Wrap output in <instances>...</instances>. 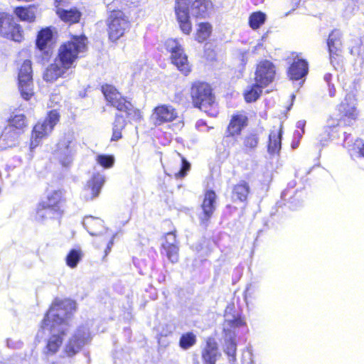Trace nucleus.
<instances>
[{
	"instance_id": "1",
	"label": "nucleus",
	"mask_w": 364,
	"mask_h": 364,
	"mask_svg": "<svg viewBox=\"0 0 364 364\" xmlns=\"http://www.w3.org/2000/svg\"><path fill=\"white\" fill-rule=\"evenodd\" d=\"M76 304L71 299H56L44 319L41 328L50 331L44 353L46 355H55L62 346L63 336L69 328V319L75 311Z\"/></svg>"
},
{
	"instance_id": "2",
	"label": "nucleus",
	"mask_w": 364,
	"mask_h": 364,
	"mask_svg": "<svg viewBox=\"0 0 364 364\" xmlns=\"http://www.w3.org/2000/svg\"><path fill=\"white\" fill-rule=\"evenodd\" d=\"M213 9L210 0H176L175 12L181 31L188 34L192 28L190 14L196 17L205 18Z\"/></svg>"
},
{
	"instance_id": "3",
	"label": "nucleus",
	"mask_w": 364,
	"mask_h": 364,
	"mask_svg": "<svg viewBox=\"0 0 364 364\" xmlns=\"http://www.w3.org/2000/svg\"><path fill=\"white\" fill-rule=\"evenodd\" d=\"M134 4V0H114L112 4L108 5L107 8L111 13L107 19V31L112 41H117L129 28L128 18L121 9H124L126 6Z\"/></svg>"
},
{
	"instance_id": "4",
	"label": "nucleus",
	"mask_w": 364,
	"mask_h": 364,
	"mask_svg": "<svg viewBox=\"0 0 364 364\" xmlns=\"http://www.w3.org/2000/svg\"><path fill=\"white\" fill-rule=\"evenodd\" d=\"M232 309L227 308L224 315L223 323L224 346L223 351L227 355L230 364H237L236 352L237 343L235 341L236 331L245 325L243 319L237 314H232Z\"/></svg>"
},
{
	"instance_id": "5",
	"label": "nucleus",
	"mask_w": 364,
	"mask_h": 364,
	"mask_svg": "<svg viewBox=\"0 0 364 364\" xmlns=\"http://www.w3.org/2000/svg\"><path fill=\"white\" fill-rule=\"evenodd\" d=\"M87 39L85 36H73L71 40L63 44L58 50V62L68 70L74 67V63L80 53L87 50Z\"/></svg>"
},
{
	"instance_id": "6",
	"label": "nucleus",
	"mask_w": 364,
	"mask_h": 364,
	"mask_svg": "<svg viewBox=\"0 0 364 364\" xmlns=\"http://www.w3.org/2000/svg\"><path fill=\"white\" fill-rule=\"evenodd\" d=\"M77 150V142L74 134L68 132L59 139L53 154L62 166L68 168L73 162Z\"/></svg>"
},
{
	"instance_id": "7",
	"label": "nucleus",
	"mask_w": 364,
	"mask_h": 364,
	"mask_svg": "<svg viewBox=\"0 0 364 364\" xmlns=\"http://www.w3.org/2000/svg\"><path fill=\"white\" fill-rule=\"evenodd\" d=\"M102 92L107 102L119 111L124 112L129 120L138 121L141 119L140 111L134 108L129 101L122 97L113 86L107 85L103 86Z\"/></svg>"
},
{
	"instance_id": "8",
	"label": "nucleus",
	"mask_w": 364,
	"mask_h": 364,
	"mask_svg": "<svg viewBox=\"0 0 364 364\" xmlns=\"http://www.w3.org/2000/svg\"><path fill=\"white\" fill-rule=\"evenodd\" d=\"M90 341L91 336L89 328L87 326H79L65 343L63 352L66 356L72 358Z\"/></svg>"
},
{
	"instance_id": "9",
	"label": "nucleus",
	"mask_w": 364,
	"mask_h": 364,
	"mask_svg": "<svg viewBox=\"0 0 364 364\" xmlns=\"http://www.w3.org/2000/svg\"><path fill=\"white\" fill-rule=\"evenodd\" d=\"M60 114L56 109H53L43 122L37 123L33 127L31 139V148L36 147L41 140L51 133L54 127L59 122Z\"/></svg>"
},
{
	"instance_id": "10",
	"label": "nucleus",
	"mask_w": 364,
	"mask_h": 364,
	"mask_svg": "<svg viewBox=\"0 0 364 364\" xmlns=\"http://www.w3.org/2000/svg\"><path fill=\"white\" fill-rule=\"evenodd\" d=\"M191 97L195 107L208 112V108L215 103V97L210 85L205 82H197L191 87Z\"/></svg>"
},
{
	"instance_id": "11",
	"label": "nucleus",
	"mask_w": 364,
	"mask_h": 364,
	"mask_svg": "<svg viewBox=\"0 0 364 364\" xmlns=\"http://www.w3.org/2000/svg\"><path fill=\"white\" fill-rule=\"evenodd\" d=\"M166 46L167 50L171 53L172 63L182 74L188 75L191 72V65L179 42L175 39H168L166 42Z\"/></svg>"
},
{
	"instance_id": "12",
	"label": "nucleus",
	"mask_w": 364,
	"mask_h": 364,
	"mask_svg": "<svg viewBox=\"0 0 364 364\" xmlns=\"http://www.w3.org/2000/svg\"><path fill=\"white\" fill-rule=\"evenodd\" d=\"M18 80L21 97L25 100H29L34 94L31 60H26L23 63L19 70Z\"/></svg>"
},
{
	"instance_id": "13",
	"label": "nucleus",
	"mask_w": 364,
	"mask_h": 364,
	"mask_svg": "<svg viewBox=\"0 0 364 364\" xmlns=\"http://www.w3.org/2000/svg\"><path fill=\"white\" fill-rule=\"evenodd\" d=\"M23 31L21 26L5 14H0V35L16 42L21 41Z\"/></svg>"
},
{
	"instance_id": "14",
	"label": "nucleus",
	"mask_w": 364,
	"mask_h": 364,
	"mask_svg": "<svg viewBox=\"0 0 364 364\" xmlns=\"http://www.w3.org/2000/svg\"><path fill=\"white\" fill-rule=\"evenodd\" d=\"M217 196L212 190L207 191L204 194V198L201 204V212L198 213L200 225L207 228L211 217L216 209Z\"/></svg>"
},
{
	"instance_id": "15",
	"label": "nucleus",
	"mask_w": 364,
	"mask_h": 364,
	"mask_svg": "<svg viewBox=\"0 0 364 364\" xmlns=\"http://www.w3.org/2000/svg\"><path fill=\"white\" fill-rule=\"evenodd\" d=\"M356 103L354 95L348 93L346 95L344 100L341 103L338 111L342 114L340 123L346 125H351L358 116Z\"/></svg>"
},
{
	"instance_id": "16",
	"label": "nucleus",
	"mask_w": 364,
	"mask_h": 364,
	"mask_svg": "<svg viewBox=\"0 0 364 364\" xmlns=\"http://www.w3.org/2000/svg\"><path fill=\"white\" fill-rule=\"evenodd\" d=\"M161 247V253L165 255L171 262L176 263L178 261L179 245L175 232L171 231L165 235Z\"/></svg>"
},
{
	"instance_id": "17",
	"label": "nucleus",
	"mask_w": 364,
	"mask_h": 364,
	"mask_svg": "<svg viewBox=\"0 0 364 364\" xmlns=\"http://www.w3.org/2000/svg\"><path fill=\"white\" fill-rule=\"evenodd\" d=\"M275 75V68L269 60L260 62L255 71V82L265 87L272 82Z\"/></svg>"
},
{
	"instance_id": "18",
	"label": "nucleus",
	"mask_w": 364,
	"mask_h": 364,
	"mask_svg": "<svg viewBox=\"0 0 364 364\" xmlns=\"http://www.w3.org/2000/svg\"><path fill=\"white\" fill-rule=\"evenodd\" d=\"M177 117L176 109L170 105H160L156 107L151 114V120L154 125H161L163 123L172 122Z\"/></svg>"
},
{
	"instance_id": "19",
	"label": "nucleus",
	"mask_w": 364,
	"mask_h": 364,
	"mask_svg": "<svg viewBox=\"0 0 364 364\" xmlns=\"http://www.w3.org/2000/svg\"><path fill=\"white\" fill-rule=\"evenodd\" d=\"M105 182L103 174L94 173L92 178L89 180L85 186L83 197L86 200H92L98 196L101 188Z\"/></svg>"
},
{
	"instance_id": "20",
	"label": "nucleus",
	"mask_w": 364,
	"mask_h": 364,
	"mask_svg": "<svg viewBox=\"0 0 364 364\" xmlns=\"http://www.w3.org/2000/svg\"><path fill=\"white\" fill-rule=\"evenodd\" d=\"M309 72V65L306 60L296 58L289 68L288 75L292 80H302Z\"/></svg>"
},
{
	"instance_id": "21",
	"label": "nucleus",
	"mask_w": 364,
	"mask_h": 364,
	"mask_svg": "<svg viewBox=\"0 0 364 364\" xmlns=\"http://www.w3.org/2000/svg\"><path fill=\"white\" fill-rule=\"evenodd\" d=\"M12 127H5L0 136V149H6L16 146L21 135Z\"/></svg>"
},
{
	"instance_id": "22",
	"label": "nucleus",
	"mask_w": 364,
	"mask_h": 364,
	"mask_svg": "<svg viewBox=\"0 0 364 364\" xmlns=\"http://www.w3.org/2000/svg\"><path fill=\"white\" fill-rule=\"evenodd\" d=\"M202 360L203 364H215L218 357L220 355L218 344L213 338H208L202 350Z\"/></svg>"
},
{
	"instance_id": "23",
	"label": "nucleus",
	"mask_w": 364,
	"mask_h": 364,
	"mask_svg": "<svg viewBox=\"0 0 364 364\" xmlns=\"http://www.w3.org/2000/svg\"><path fill=\"white\" fill-rule=\"evenodd\" d=\"M62 215L60 212L57 211L55 208L53 209L46 205H43V204L40 202L36 209V220L41 223H45L50 220L59 219Z\"/></svg>"
},
{
	"instance_id": "24",
	"label": "nucleus",
	"mask_w": 364,
	"mask_h": 364,
	"mask_svg": "<svg viewBox=\"0 0 364 364\" xmlns=\"http://www.w3.org/2000/svg\"><path fill=\"white\" fill-rule=\"evenodd\" d=\"M103 223V220L100 218L91 215L85 216L82 221L84 228L91 235H100L102 234L105 230Z\"/></svg>"
},
{
	"instance_id": "25",
	"label": "nucleus",
	"mask_w": 364,
	"mask_h": 364,
	"mask_svg": "<svg viewBox=\"0 0 364 364\" xmlns=\"http://www.w3.org/2000/svg\"><path fill=\"white\" fill-rule=\"evenodd\" d=\"M63 192L60 190L53 191L49 193L46 198L41 201L43 205L50 207L53 209H55L57 211L60 212L63 214V210L62 209L63 203Z\"/></svg>"
},
{
	"instance_id": "26",
	"label": "nucleus",
	"mask_w": 364,
	"mask_h": 364,
	"mask_svg": "<svg viewBox=\"0 0 364 364\" xmlns=\"http://www.w3.org/2000/svg\"><path fill=\"white\" fill-rule=\"evenodd\" d=\"M247 124V118L242 114H236L232 116L228 127L227 132L229 136L239 135L242 129Z\"/></svg>"
},
{
	"instance_id": "27",
	"label": "nucleus",
	"mask_w": 364,
	"mask_h": 364,
	"mask_svg": "<svg viewBox=\"0 0 364 364\" xmlns=\"http://www.w3.org/2000/svg\"><path fill=\"white\" fill-rule=\"evenodd\" d=\"M68 68H64L58 60L55 63L50 65L43 73V79L47 82H53L59 77H65Z\"/></svg>"
},
{
	"instance_id": "28",
	"label": "nucleus",
	"mask_w": 364,
	"mask_h": 364,
	"mask_svg": "<svg viewBox=\"0 0 364 364\" xmlns=\"http://www.w3.org/2000/svg\"><path fill=\"white\" fill-rule=\"evenodd\" d=\"M282 135V126L279 129H274L269 135L267 151L270 154H278L281 149V140Z\"/></svg>"
},
{
	"instance_id": "29",
	"label": "nucleus",
	"mask_w": 364,
	"mask_h": 364,
	"mask_svg": "<svg viewBox=\"0 0 364 364\" xmlns=\"http://www.w3.org/2000/svg\"><path fill=\"white\" fill-rule=\"evenodd\" d=\"M250 193V186L245 181H240L235 185L232 191V199L233 201L244 202L247 200Z\"/></svg>"
},
{
	"instance_id": "30",
	"label": "nucleus",
	"mask_w": 364,
	"mask_h": 364,
	"mask_svg": "<svg viewBox=\"0 0 364 364\" xmlns=\"http://www.w3.org/2000/svg\"><path fill=\"white\" fill-rule=\"evenodd\" d=\"M328 47L330 56L333 55H338V52L341 50V33L338 30L333 31L328 36Z\"/></svg>"
},
{
	"instance_id": "31",
	"label": "nucleus",
	"mask_w": 364,
	"mask_h": 364,
	"mask_svg": "<svg viewBox=\"0 0 364 364\" xmlns=\"http://www.w3.org/2000/svg\"><path fill=\"white\" fill-rule=\"evenodd\" d=\"M57 14L61 18V20L70 23L78 22L81 16L80 12L75 9L67 10L58 8Z\"/></svg>"
},
{
	"instance_id": "32",
	"label": "nucleus",
	"mask_w": 364,
	"mask_h": 364,
	"mask_svg": "<svg viewBox=\"0 0 364 364\" xmlns=\"http://www.w3.org/2000/svg\"><path fill=\"white\" fill-rule=\"evenodd\" d=\"M173 160L180 166V170L174 173L176 178H182L187 175L191 164L179 153L176 152Z\"/></svg>"
},
{
	"instance_id": "33",
	"label": "nucleus",
	"mask_w": 364,
	"mask_h": 364,
	"mask_svg": "<svg viewBox=\"0 0 364 364\" xmlns=\"http://www.w3.org/2000/svg\"><path fill=\"white\" fill-rule=\"evenodd\" d=\"M27 126L26 119L24 114H14L11 116L9 119V124L7 127H12L15 130L18 131V132L22 134L24 132V129Z\"/></svg>"
},
{
	"instance_id": "34",
	"label": "nucleus",
	"mask_w": 364,
	"mask_h": 364,
	"mask_svg": "<svg viewBox=\"0 0 364 364\" xmlns=\"http://www.w3.org/2000/svg\"><path fill=\"white\" fill-rule=\"evenodd\" d=\"M127 122L122 114H116L113 122L112 141H118L122 138V131L126 127Z\"/></svg>"
},
{
	"instance_id": "35",
	"label": "nucleus",
	"mask_w": 364,
	"mask_h": 364,
	"mask_svg": "<svg viewBox=\"0 0 364 364\" xmlns=\"http://www.w3.org/2000/svg\"><path fill=\"white\" fill-rule=\"evenodd\" d=\"M264 86L257 83L247 87L245 92V99L247 102L256 101L260 96Z\"/></svg>"
},
{
	"instance_id": "36",
	"label": "nucleus",
	"mask_w": 364,
	"mask_h": 364,
	"mask_svg": "<svg viewBox=\"0 0 364 364\" xmlns=\"http://www.w3.org/2000/svg\"><path fill=\"white\" fill-rule=\"evenodd\" d=\"M53 33L49 28L42 29L37 36L36 46L40 50L46 48L48 43L52 39Z\"/></svg>"
},
{
	"instance_id": "37",
	"label": "nucleus",
	"mask_w": 364,
	"mask_h": 364,
	"mask_svg": "<svg viewBox=\"0 0 364 364\" xmlns=\"http://www.w3.org/2000/svg\"><path fill=\"white\" fill-rule=\"evenodd\" d=\"M15 14L21 20L29 22L34 21L36 18L34 8L31 7H17Z\"/></svg>"
},
{
	"instance_id": "38",
	"label": "nucleus",
	"mask_w": 364,
	"mask_h": 364,
	"mask_svg": "<svg viewBox=\"0 0 364 364\" xmlns=\"http://www.w3.org/2000/svg\"><path fill=\"white\" fill-rule=\"evenodd\" d=\"M212 32V26L209 23H200L198 25L196 39L200 43L205 41Z\"/></svg>"
},
{
	"instance_id": "39",
	"label": "nucleus",
	"mask_w": 364,
	"mask_h": 364,
	"mask_svg": "<svg viewBox=\"0 0 364 364\" xmlns=\"http://www.w3.org/2000/svg\"><path fill=\"white\" fill-rule=\"evenodd\" d=\"M266 21V14L262 11L252 13L249 17L250 26L255 30L259 28Z\"/></svg>"
},
{
	"instance_id": "40",
	"label": "nucleus",
	"mask_w": 364,
	"mask_h": 364,
	"mask_svg": "<svg viewBox=\"0 0 364 364\" xmlns=\"http://www.w3.org/2000/svg\"><path fill=\"white\" fill-rule=\"evenodd\" d=\"M259 143V137L257 134L250 133L245 135L243 138V146L245 151H254Z\"/></svg>"
},
{
	"instance_id": "41",
	"label": "nucleus",
	"mask_w": 364,
	"mask_h": 364,
	"mask_svg": "<svg viewBox=\"0 0 364 364\" xmlns=\"http://www.w3.org/2000/svg\"><path fill=\"white\" fill-rule=\"evenodd\" d=\"M196 343V336L192 332L183 333L179 340V346L183 350H187Z\"/></svg>"
},
{
	"instance_id": "42",
	"label": "nucleus",
	"mask_w": 364,
	"mask_h": 364,
	"mask_svg": "<svg viewBox=\"0 0 364 364\" xmlns=\"http://www.w3.org/2000/svg\"><path fill=\"white\" fill-rule=\"evenodd\" d=\"M81 259V252L77 250L70 251L66 257V264L71 268H75Z\"/></svg>"
},
{
	"instance_id": "43",
	"label": "nucleus",
	"mask_w": 364,
	"mask_h": 364,
	"mask_svg": "<svg viewBox=\"0 0 364 364\" xmlns=\"http://www.w3.org/2000/svg\"><path fill=\"white\" fill-rule=\"evenodd\" d=\"M96 161L103 168H109L113 166L115 159L112 155L100 154L97 156Z\"/></svg>"
},
{
	"instance_id": "44",
	"label": "nucleus",
	"mask_w": 364,
	"mask_h": 364,
	"mask_svg": "<svg viewBox=\"0 0 364 364\" xmlns=\"http://www.w3.org/2000/svg\"><path fill=\"white\" fill-rule=\"evenodd\" d=\"M337 127H327L323 129V133L321 134V142L323 143L329 139H333L336 136L338 132Z\"/></svg>"
},
{
	"instance_id": "45",
	"label": "nucleus",
	"mask_w": 364,
	"mask_h": 364,
	"mask_svg": "<svg viewBox=\"0 0 364 364\" xmlns=\"http://www.w3.org/2000/svg\"><path fill=\"white\" fill-rule=\"evenodd\" d=\"M257 291L256 285L253 284H248L244 292V299L247 303L248 300L254 297V294Z\"/></svg>"
},
{
	"instance_id": "46",
	"label": "nucleus",
	"mask_w": 364,
	"mask_h": 364,
	"mask_svg": "<svg viewBox=\"0 0 364 364\" xmlns=\"http://www.w3.org/2000/svg\"><path fill=\"white\" fill-rule=\"evenodd\" d=\"M295 186V182L292 181V182H290L289 184H288V188L287 189H286L284 191L282 192V198L283 200H288L289 203H293L294 202V197H289V198H287L289 195H290L291 193V192H294L293 191V188Z\"/></svg>"
},
{
	"instance_id": "47",
	"label": "nucleus",
	"mask_w": 364,
	"mask_h": 364,
	"mask_svg": "<svg viewBox=\"0 0 364 364\" xmlns=\"http://www.w3.org/2000/svg\"><path fill=\"white\" fill-rule=\"evenodd\" d=\"M6 344L7 346L11 348H21L23 343L21 341H15L11 338H9L6 340Z\"/></svg>"
},
{
	"instance_id": "48",
	"label": "nucleus",
	"mask_w": 364,
	"mask_h": 364,
	"mask_svg": "<svg viewBox=\"0 0 364 364\" xmlns=\"http://www.w3.org/2000/svg\"><path fill=\"white\" fill-rule=\"evenodd\" d=\"M305 124H306V121L304 120H300L299 122H297L296 123V127L298 129H301V133H300L299 131H296L294 132V136H298L299 137H301V134L304 133V127H305Z\"/></svg>"
},
{
	"instance_id": "49",
	"label": "nucleus",
	"mask_w": 364,
	"mask_h": 364,
	"mask_svg": "<svg viewBox=\"0 0 364 364\" xmlns=\"http://www.w3.org/2000/svg\"><path fill=\"white\" fill-rule=\"evenodd\" d=\"M242 364H255L252 353L248 352L247 355H243Z\"/></svg>"
},
{
	"instance_id": "50",
	"label": "nucleus",
	"mask_w": 364,
	"mask_h": 364,
	"mask_svg": "<svg viewBox=\"0 0 364 364\" xmlns=\"http://www.w3.org/2000/svg\"><path fill=\"white\" fill-rule=\"evenodd\" d=\"M114 237H115V234H112V235L110 236L109 240V241L107 242V248L105 250V255H107L108 253L110 252V250L112 249V247L113 245V243H114Z\"/></svg>"
},
{
	"instance_id": "51",
	"label": "nucleus",
	"mask_w": 364,
	"mask_h": 364,
	"mask_svg": "<svg viewBox=\"0 0 364 364\" xmlns=\"http://www.w3.org/2000/svg\"><path fill=\"white\" fill-rule=\"evenodd\" d=\"M355 145L358 149L360 154L364 157V141L362 140H357Z\"/></svg>"
},
{
	"instance_id": "52",
	"label": "nucleus",
	"mask_w": 364,
	"mask_h": 364,
	"mask_svg": "<svg viewBox=\"0 0 364 364\" xmlns=\"http://www.w3.org/2000/svg\"><path fill=\"white\" fill-rule=\"evenodd\" d=\"M328 94L331 97L336 95V88L333 85H328Z\"/></svg>"
},
{
	"instance_id": "53",
	"label": "nucleus",
	"mask_w": 364,
	"mask_h": 364,
	"mask_svg": "<svg viewBox=\"0 0 364 364\" xmlns=\"http://www.w3.org/2000/svg\"><path fill=\"white\" fill-rule=\"evenodd\" d=\"M323 79L325 80V82L328 85H331V79H332V75L330 74V73H326L324 77H323Z\"/></svg>"
},
{
	"instance_id": "54",
	"label": "nucleus",
	"mask_w": 364,
	"mask_h": 364,
	"mask_svg": "<svg viewBox=\"0 0 364 364\" xmlns=\"http://www.w3.org/2000/svg\"><path fill=\"white\" fill-rule=\"evenodd\" d=\"M65 1L66 0H55V3L58 4V5H56V7L58 8V6L64 3Z\"/></svg>"
},
{
	"instance_id": "55",
	"label": "nucleus",
	"mask_w": 364,
	"mask_h": 364,
	"mask_svg": "<svg viewBox=\"0 0 364 364\" xmlns=\"http://www.w3.org/2000/svg\"><path fill=\"white\" fill-rule=\"evenodd\" d=\"M343 134H344V140L346 141L347 137H348V136L346 135V132H343Z\"/></svg>"
},
{
	"instance_id": "56",
	"label": "nucleus",
	"mask_w": 364,
	"mask_h": 364,
	"mask_svg": "<svg viewBox=\"0 0 364 364\" xmlns=\"http://www.w3.org/2000/svg\"><path fill=\"white\" fill-rule=\"evenodd\" d=\"M291 98H292V100H294V99L295 98V95H291Z\"/></svg>"
}]
</instances>
